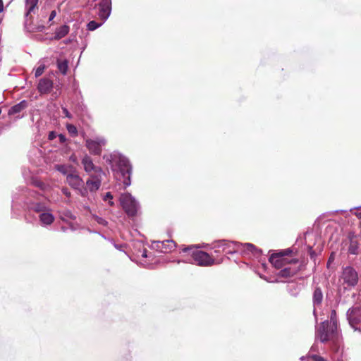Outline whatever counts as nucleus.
<instances>
[{
  "label": "nucleus",
  "instance_id": "obj_43",
  "mask_svg": "<svg viewBox=\"0 0 361 361\" xmlns=\"http://www.w3.org/2000/svg\"><path fill=\"white\" fill-rule=\"evenodd\" d=\"M4 11V3L3 0H0V13Z\"/></svg>",
  "mask_w": 361,
  "mask_h": 361
},
{
  "label": "nucleus",
  "instance_id": "obj_33",
  "mask_svg": "<svg viewBox=\"0 0 361 361\" xmlns=\"http://www.w3.org/2000/svg\"><path fill=\"white\" fill-rule=\"evenodd\" d=\"M35 185L36 186H37L38 188H39L41 190H44L45 189V184L41 181H39V180H36L34 182Z\"/></svg>",
  "mask_w": 361,
  "mask_h": 361
},
{
  "label": "nucleus",
  "instance_id": "obj_7",
  "mask_svg": "<svg viewBox=\"0 0 361 361\" xmlns=\"http://www.w3.org/2000/svg\"><path fill=\"white\" fill-rule=\"evenodd\" d=\"M292 252L290 249L281 250L278 253L273 254L269 257V262L277 269H281L285 265L290 263H297L298 260L295 259L288 260L286 256L289 255Z\"/></svg>",
  "mask_w": 361,
  "mask_h": 361
},
{
  "label": "nucleus",
  "instance_id": "obj_21",
  "mask_svg": "<svg viewBox=\"0 0 361 361\" xmlns=\"http://www.w3.org/2000/svg\"><path fill=\"white\" fill-rule=\"evenodd\" d=\"M27 107V102L25 100H23L20 102H19L18 104L12 106L8 111V114L9 115H16V114L20 113L23 110H24Z\"/></svg>",
  "mask_w": 361,
  "mask_h": 361
},
{
  "label": "nucleus",
  "instance_id": "obj_40",
  "mask_svg": "<svg viewBox=\"0 0 361 361\" xmlns=\"http://www.w3.org/2000/svg\"><path fill=\"white\" fill-rule=\"evenodd\" d=\"M56 16V11H52L49 15V21H51Z\"/></svg>",
  "mask_w": 361,
  "mask_h": 361
},
{
  "label": "nucleus",
  "instance_id": "obj_35",
  "mask_svg": "<svg viewBox=\"0 0 361 361\" xmlns=\"http://www.w3.org/2000/svg\"><path fill=\"white\" fill-rule=\"evenodd\" d=\"M59 135H57L55 132L51 131L49 133L48 138L50 140H54L56 137H58Z\"/></svg>",
  "mask_w": 361,
  "mask_h": 361
},
{
  "label": "nucleus",
  "instance_id": "obj_30",
  "mask_svg": "<svg viewBox=\"0 0 361 361\" xmlns=\"http://www.w3.org/2000/svg\"><path fill=\"white\" fill-rule=\"evenodd\" d=\"M308 358L312 359L313 361H327L326 359L319 355H311L310 353L308 355Z\"/></svg>",
  "mask_w": 361,
  "mask_h": 361
},
{
  "label": "nucleus",
  "instance_id": "obj_45",
  "mask_svg": "<svg viewBox=\"0 0 361 361\" xmlns=\"http://www.w3.org/2000/svg\"><path fill=\"white\" fill-rule=\"evenodd\" d=\"M84 209H85L87 212H90V208L89 206L84 205L83 206Z\"/></svg>",
  "mask_w": 361,
  "mask_h": 361
},
{
  "label": "nucleus",
  "instance_id": "obj_38",
  "mask_svg": "<svg viewBox=\"0 0 361 361\" xmlns=\"http://www.w3.org/2000/svg\"><path fill=\"white\" fill-rule=\"evenodd\" d=\"M62 111L66 117H68L69 118H72V115L71 114V113L68 111V109L66 108H65V107L62 108Z\"/></svg>",
  "mask_w": 361,
  "mask_h": 361
},
{
  "label": "nucleus",
  "instance_id": "obj_13",
  "mask_svg": "<svg viewBox=\"0 0 361 361\" xmlns=\"http://www.w3.org/2000/svg\"><path fill=\"white\" fill-rule=\"evenodd\" d=\"M39 0H25V22L32 20V15L38 10Z\"/></svg>",
  "mask_w": 361,
  "mask_h": 361
},
{
  "label": "nucleus",
  "instance_id": "obj_2",
  "mask_svg": "<svg viewBox=\"0 0 361 361\" xmlns=\"http://www.w3.org/2000/svg\"><path fill=\"white\" fill-rule=\"evenodd\" d=\"M214 247H222L223 251L227 253L240 252L242 255L249 257H258L261 254V250L251 243L243 244L238 242H228L223 240L216 242Z\"/></svg>",
  "mask_w": 361,
  "mask_h": 361
},
{
  "label": "nucleus",
  "instance_id": "obj_26",
  "mask_svg": "<svg viewBox=\"0 0 361 361\" xmlns=\"http://www.w3.org/2000/svg\"><path fill=\"white\" fill-rule=\"evenodd\" d=\"M102 24L103 21L102 23H97L94 20H92L87 24V29L90 31H93L99 27Z\"/></svg>",
  "mask_w": 361,
  "mask_h": 361
},
{
  "label": "nucleus",
  "instance_id": "obj_4",
  "mask_svg": "<svg viewBox=\"0 0 361 361\" xmlns=\"http://www.w3.org/2000/svg\"><path fill=\"white\" fill-rule=\"evenodd\" d=\"M182 252H187L190 257L185 262H190L198 266L207 267L214 264V259L212 258L208 253L198 250L194 245L185 247Z\"/></svg>",
  "mask_w": 361,
  "mask_h": 361
},
{
  "label": "nucleus",
  "instance_id": "obj_47",
  "mask_svg": "<svg viewBox=\"0 0 361 361\" xmlns=\"http://www.w3.org/2000/svg\"><path fill=\"white\" fill-rule=\"evenodd\" d=\"M21 116H20L19 115L16 116V118H20Z\"/></svg>",
  "mask_w": 361,
  "mask_h": 361
},
{
  "label": "nucleus",
  "instance_id": "obj_44",
  "mask_svg": "<svg viewBox=\"0 0 361 361\" xmlns=\"http://www.w3.org/2000/svg\"><path fill=\"white\" fill-rule=\"evenodd\" d=\"M107 201L109 206L112 207L114 205V202L112 201V200H108Z\"/></svg>",
  "mask_w": 361,
  "mask_h": 361
},
{
  "label": "nucleus",
  "instance_id": "obj_8",
  "mask_svg": "<svg viewBox=\"0 0 361 361\" xmlns=\"http://www.w3.org/2000/svg\"><path fill=\"white\" fill-rule=\"evenodd\" d=\"M26 192L25 204L27 205L30 211L36 212L39 215L49 209L44 203L34 202L32 200L31 197L37 200L39 194L37 192L27 190Z\"/></svg>",
  "mask_w": 361,
  "mask_h": 361
},
{
  "label": "nucleus",
  "instance_id": "obj_14",
  "mask_svg": "<svg viewBox=\"0 0 361 361\" xmlns=\"http://www.w3.org/2000/svg\"><path fill=\"white\" fill-rule=\"evenodd\" d=\"M103 174L90 173V178L86 181V186L90 192H95L101 186Z\"/></svg>",
  "mask_w": 361,
  "mask_h": 361
},
{
  "label": "nucleus",
  "instance_id": "obj_11",
  "mask_svg": "<svg viewBox=\"0 0 361 361\" xmlns=\"http://www.w3.org/2000/svg\"><path fill=\"white\" fill-rule=\"evenodd\" d=\"M82 164L86 173L90 176L93 174H104V171L101 167L94 164L92 158L87 154L85 155L82 159Z\"/></svg>",
  "mask_w": 361,
  "mask_h": 361
},
{
  "label": "nucleus",
  "instance_id": "obj_37",
  "mask_svg": "<svg viewBox=\"0 0 361 361\" xmlns=\"http://www.w3.org/2000/svg\"><path fill=\"white\" fill-rule=\"evenodd\" d=\"M61 192L66 197H71V192H70V190L67 188H63L61 189Z\"/></svg>",
  "mask_w": 361,
  "mask_h": 361
},
{
  "label": "nucleus",
  "instance_id": "obj_25",
  "mask_svg": "<svg viewBox=\"0 0 361 361\" xmlns=\"http://www.w3.org/2000/svg\"><path fill=\"white\" fill-rule=\"evenodd\" d=\"M66 128H67L68 133L71 136H73V137L77 136L78 130H77V128L74 125L68 123L66 125Z\"/></svg>",
  "mask_w": 361,
  "mask_h": 361
},
{
  "label": "nucleus",
  "instance_id": "obj_31",
  "mask_svg": "<svg viewBox=\"0 0 361 361\" xmlns=\"http://www.w3.org/2000/svg\"><path fill=\"white\" fill-rule=\"evenodd\" d=\"M76 190L79 191L81 196L87 197L89 190L87 187L85 188L84 185L80 188H77Z\"/></svg>",
  "mask_w": 361,
  "mask_h": 361
},
{
  "label": "nucleus",
  "instance_id": "obj_17",
  "mask_svg": "<svg viewBox=\"0 0 361 361\" xmlns=\"http://www.w3.org/2000/svg\"><path fill=\"white\" fill-rule=\"evenodd\" d=\"M323 301V293L320 288L317 287L313 293L312 302H313V314L315 319L317 320V308L319 307Z\"/></svg>",
  "mask_w": 361,
  "mask_h": 361
},
{
  "label": "nucleus",
  "instance_id": "obj_3",
  "mask_svg": "<svg viewBox=\"0 0 361 361\" xmlns=\"http://www.w3.org/2000/svg\"><path fill=\"white\" fill-rule=\"evenodd\" d=\"M336 315L335 310L331 312V322H324L317 328L315 333V339L319 340L322 343L332 341L336 342L338 340L339 334L336 319H334Z\"/></svg>",
  "mask_w": 361,
  "mask_h": 361
},
{
  "label": "nucleus",
  "instance_id": "obj_27",
  "mask_svg": "<svg viewBox=\"0 0 361 361\" xmlns=\"http://www.w3.org/2000/svg\"><path fill=\"white\" fill-rule=\"evenodd\" d=\"M357 246L355 242L351 241L348 248V251L350 254L356 255L357 253Z\"/></svg>",
  "mask_w": 361,
  "mask_h": 361
},
{
  "label": "nucleus",
  "instance_id": "obj_9",
  "mask_svg": "<svg viewBox=\"0 0 361 361\" xmlns=\"http://www.w3.org/2000/svg\"><path fill=\"white\" fill-rule=\"evenodd\" d=\"M346 315L350 326L355 330L361 331V307L355 306L350 308Z\"/></svg>",
  "mask_w": 361,
  "mask_h": 361
},
{
  "label": "nucleus",
  "instance_id": "obj_29",
  "mask_svg": "<svg viewBox=\"0 0 361 361\" xmlns=\"http://www.w3.org/2000/svg\"><path fill=\"white\" fill-rule=\"evenodd\" d=\"M46 66L44 64L39 65L35 70V75L36 78L39 77L42 75Z\"/></svg>",
  "mask_w": 361,
  "mask_h": 361
},
{
  "label": "nucleus",
  "instance_id": "obj_34",
  "mask_svg": "<svg viewBox=\"0 0 361 361\" xmlns=\"http://www.w3.org/2000/svg\"><path fill=\"white\" fill-rule=\"evenodd\" d=\"M356 216H357L359 219H361V207L355 209L354 212L353 209L350 210Z\"/></svg>",
  "mask_w": 361,
  "mask_h": 361
},
{
  "label": "nucleus",
  "instance_id": "obj_10",
  "mask_svg": "<svg viewBox=\"0 0 361 361\" xmlns=\"http://www.w3.org/2000/svg\"><path fill=\"white\" fill-rule=\"evenodd\" d=\"M105 144V139L101 137H97L94 139H87L85 140L86 147L90 153L94 155H99L102 152V147Z\"/></svg>",
  "mask_w": 361,
  "mask_h": 361
},
{
  "label": "nucleus",
  "instance_id": "obj_41",
  "mask_svg": "<svg viewBox=\"0 0 361 361\" xmlns=\"http://www.w3.org/2000/svg\"><path fill=\"white\" fill-rule=\"evenodd\" d=\"M318 351V345L317 343H314L312 345V346L310 348V353H312V352H317Z\"/></svg>",
  "mask_w": 361,
  "mask_h": 361
},
{
  "label": "nucleus",
  "instance_id": "obj_23",
  "mask_svg": "<svg viewBox=\"0 0 361 361\" xmlns=\"http://www.w3.org/2000/svg\"><path fill=\"white\" fill-rule=\"evenodd\" d=\"M296 273V269L291 268L290 267H286L280 270L278 275L281 277L288 278L294 276Z\"/></svg>",
  "mask_w": 361,
  "mask_h": 361
},
{
  "label": "nucleus",
  "instance_id": "obj_19",
  "mask_svg": "<svg viewBox=\"0 0 361 361\" xmlns=\"http://www.w3.org/2000/svg\"><path fill=\"white\" fill-rule=\"evenodd\" d=\"M41 224L44 226L51 225L54 221V216L49 209L39 215Z\"/></svg>",
  "mask_w": 361,
  "mask_h": 361
},
{
  "label": "nucleus",
  "instance_id": "obj_32",
  "mask_svg": "<svg viewBox=\"0 0 361 361\" xmlns=\"http://www.w3.org/2000/svg\"><path fill=\"white\" fill-rule=\"evenodd\" d=\"M63 215H64L65 217L71 219H75V216L73 215L71 211H66L63 213Z\"/></svg>",
  "mask_w": 361,
  "mask_h": 361
},
{
  "label": "nucleus",
  "instance_id": "obj_28",
  "mask_svg": "<svg viewBox=\"0 0 361 361\" xmlns=\"http://www.w3.org/2000/svg\"><path fill=\"white\" fill-rule=\"evenodd\" d=\"M92 218L93 219L97 222L100 225H102V226H106L108 222L107 221H106L104 219L102 218V217H99L97 215H93L92 216Z\"/></svg>",
  "mask_w": 361,
  "mask_h": 361
},
{
  "label": "nucleus",
  "instance_id": "obj_12",
  "mask_svg": "<svg viewBox=\"0 0 361 361\" xmlns=\"http://www.w3.org/2000/svg\"><path fill=\"white\" fill-rule=\"evenodd\" d=\"M98 7L97 14L103 23L105 22L111 14V1L102 0L100 3L96 5Z\"/></svg>",
  "mask_w": 361,
  "mask_h": 361
},
{
  "label": "nucleus",
  "instance_id": "obj_18",
  "mask_svg": "<svg viewBox=\"0 0 361 361\" xmlns=\"http://www.w3.org/2000/svg\"><path fill=\"white\" fill-rule=\"evenodd\" d=\"M53 87V82L47 78H42L39 81L37 89L42 94L48 93Z\"/></svg>",
  "mask_w": 361,
  "mask_h": 361
},
{
  "label": "nucleus",
  "instance_id": "obj_39",
  "mask_svg": "<svg viewBox=\"0 0 361 361\" xmlns=\"http://www.w3.org/2000/svg\"><path fill=\"white\" fill-rule=\"evenodd\" d=\"M58 137H59V142L61 143H64L66 141V138L65 135H63V134H59L58 135Z\"/></svg>",
  "mask_w": 361,
  "mask_h": 361
},
{
  "label": "nucleus",
  "instance_id": "obj_15",
  "mask_svg": "<svg viewBox=\"0 0 361 361\" xmlns=\"http://www.w3.org/2000/svg\"><path fill=\"white\" fill-rule=\"evenodd\" d=\"M154 247H156L161 252H169L173 250L176 247V243L172 240H166L164 241L154 242Z\"/></svg>",
  "mask_w": 361,
  "mask_h": 361
},
{
  "label": "nucleus",
  "instance_id": "obj_24",
  "mask_svg": "<svg viewBox=\"0 0 361 361\" xmlns=\"http://www.w3.org/2000/svg\"><path fill=\"white\" fill-rule=\"evenodd\" d=\"M57 67L59 70V71L63 74L66 75L68 71V61L66 60L64 61H57Z\"/></svg>",
  "mask_w": 361,
  "mask_h": 361
},
{
  "label": "nucleus",
  "instance_id": "obj_1",
  "mask_svg": "<svg viewBox=\"0 0 361 361\" xmlns=\"http://www.w3.org/2000/svg\"><path fill=\"white\" fill-rule=\"evenodd\" d=\"M103 158L111 165L116 178L123 183L124 188L129 186L131 183L132 166L128 159L117 152L105 154Z\"/></svg>",
  "mask_w": 361,
  "mask_h": 361
},
{
  "label": "nucleus",
  "instance_id": "obj_42",
  "mask_svg": "<svg viewBox=\"0 0 361 361\" xmlns=\"http://www.w3.org/2000/svg\"><path fill=\"white\" fill-rule=\"evenodd\" d=\"M70 160H71V161L74 162V163H76V161H77V158H76V157H75V155H71V156L70 157Z\"/></svg>",
  "mask_w": 361,
  "mask_h": 361
},
{
  "label": "nucleus",
  "instance_id": "obj_5",
  "mask_svg": "<svg viewBox=\"0 0 361 361\" xmlns=\"http://www.w3.org/2000/svg\"><path fill=\"white\" fill-rule=\"evenodd\" d=\"M340 282L344 289H351L355 286L358 282V274L355 269L352 267H345L343 270Z\"/></svg>",
  "mask_w": 361,
  "mask_h": 361
},
{
  "label": "nucleus",
  "instance_id": "obj_46",
  "mask_svg": "<svg viewBox=\"0 0 361 361\" xmlns=\"http://www.w3.org/2000/svg\"><path fill=\"white\" fill-rule=\"evenodd\" d=\"M142 256L143 257H147V250H145L143 251V252H142Z\"/></svg>",
  "mask_w": 361,
  "mask_h": 361
},
{
  "label": "nucleus",
  "instance_id": "obj_16",
  "mask_svg": "<svg viewBox=\"0 0 361 361\" xmlns=\"http://www.w3.org/2000/svg\"><path fill=\"white\" fill-rule=\"evenodd\" d=\"M66 181L68 185L75 190L77 188H80L84 185L83 180L77 173H75V171L73 172L71 174L68 175Z\"/></svg>",
  "mask_w": 361,
  "mask_h": 361
},
{
  "label": "nucleus",
  "instance_id": "obj_20",
  "mask_svg": "<svg viewBox=\"0 0 361 361\" xmlns=\"http://www.w3.org/2000/svg\"><path fill=\"white\" fill-rule=\"evenodd\" d=\"M54 169L63 175L66 176V178L68 174L75 171V167L69 164H56Z\"/></svg>",
  "mask_w": 361,
  "mask_h": 361
},
{
  "label": "nucleus",
  "instance_id": "obj_36",
  "mask_svg": "<svg viewBox=\"0 0 361 361\" xmlns=\"http://www.w3.org/2000/svg\"><path fill=\"white\" fill-rule=\"evenodd\" d=\"M112 199H113V195H111V193L110 192H106L103 197L104 201H107L108 200H112Z\"/></svg>",
  "mask_w": 361,
  "mask_h": 361
},
{
  "label": "nucleus",
  "instance_id": "obj_22",
  "mask_svg": "<svg viewBox=\"0 0 361 361\" xmlns=\"http://www.w3.org/2000/svg\"><path fill=\"white\" fill-rule=\"evenodd\" d=\"M69 26L66 25H63L56 28L54 33V39L59 40L61 38L64 37L69 32Z\"/></svg>",
  "mask_w": 361,
  "mask_h": 361
},
{
  "label": "nucleus",
  "instance_id": "obj_6",
  "mask_svg": "<svg viewBox=\"0 0 361 361\" xmlns=\"http://www.w3.org/2000/svg\"><path fill=\"white\" fill-rule=\"evenodd\" d=\"M120 203L129 216L136 215L139 209V204L130 193L122 194L120 197Z\"/></svg>",
  "mask_w": 361,
  "mask_h": 361
}]
</instances>
